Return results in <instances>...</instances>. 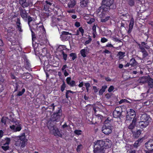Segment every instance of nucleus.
Returning <instances> with one entry per match:
<instances>
[{
	"instance_id": "obj_22",
	"label": "nucleus",
	"mask_w": 153,
	"mask_h": 153,
	"mask_svg": "<svg viewBox=\"0 0 153 153\" xmlns=\"http://www.w3.org/2000/svg\"><path fill=\"white\" fill-rule=\"evenodd\" d=\"M149 124V123L147 122H145L141 121V120L138 123L139 127L142 129L146 127Z\"/></svg>"
},
{
	"instance_id": "obj_29",
	"label": "nucleus",
	"mask_w": 153,
	"mask_h": 153,
	"mask_svg": "<svg viewBox=\"0 0 153 153\" xmlns=\"http://www.w3.org/2000/svg\"><path fill=\"white\" fill-rule=\"evenodd\" d=\"M59 19L56 18H53L52 19V25L53 26H55L57 24L58 22L59 21Z\"/></svg>"
},
{
	"instance_id": "obj_16",
	"label": "nucleus",
	"mask_w": 153,
	"mask_h": 153,
	"mask_svg": "<svg viewBox=\"0 0 153 153\" xmlns=\"http://www.w3.org/2000/svg\"><path fill=\"white\" fill-rule=\"evenodd\" d=\"M67 83L70 87H73L76 86L75 82L73 80H71V78L70 77H68L66 79Z\"/></svg>"
},
{
	"instance_id": "obj_10",
	"label": "nucleus",
	"mask_w": 153,
	"mask_h": 153,
	"mask_svg": "<svg viewBox=\"0 0 153 153\" xmlns=\"http://www.w3.org/2000/svg\"><path fill=\"white\" fill-rule=\"evenodd\" d=\"M20 11V15L24 20L26 21L27 20L28 13L27 12L25 9L22 7H19V8Z\"/></svg>"
},
{
	"instance_id": "obj_62",
	"label": "nucleus",
	"mask_w": 153,
	"mask_h": 153,
	"mask_svg": "<svg viewBox=\"0 0 153 153\" xmlns=\"http://www.w3.org/2000/svg\"><path fill=\"white\" fill-rule=\"evenodd\" d=\"M64 73V75L65 76H66L69 75V74L68 73L66 70L62 71Z\"/></svg>"
},
{
	"instance_id": "obj_43",
	"label": "nucleus",
	"mask_w": 153,
	"mask_h": 153,
	"mask_svg": "<svg viewBox=\"0 0 153 153\" xmlns=\"http://www.w3.org/2000/svg\"><path fill=\"white\" fill-rule=\"evenodd\" d=\"M140 140H141L138 139L135 142L134 144V147L137 148L139 145V142Z\"/></svg>"
},
{
	"instance_id": "obj_63",
	"label": "nucleus",
	"mask_w": 153,
	"mask_h": 153,
	"mask_svg": "<svg viewBox=\"0 0 153 153\" xmlns=\"http://www.w3.org/2000/svg\"><path fill=\"white\" fill-rule=\"evenodd\" d=\"M74 25L76 27H79L80 26V23L79 22H75Z\"/></svg>"
},
{
	"instance_id": "obj_26",
	"label": "nucleus",
	"mask_w": 153,
	"mask_h": 153,
	"mask_svg": "<svg viewBox=\"0 0 153 153\" xmlns=\"http://www.w3.org/2000/svg\"><path fill=\"white\" fill-rule=\"evenodd\" d=\"M147 82L148 85L151 88L153 87V79L150 77L147 78Z\"/></svg>"
},
{
	"instance_id": "obj_59",
	"label": "nucleus",
	"mask_w": 153,
	"mask_h": 153,
	"mask_svg": "<svg viewBox=\"0 0 153 153\" xmlns=\"http://www.w3.org/2000/svg\"><path fill=\"white\" fill-rule=\"evenodd\" d=\"M94 21V18H91L90 20L87 22V23L89 24H91Z\"/></svg>"
},
{
	"instance_id": "obj_46",
	"label": "nucleus",
	"mask_w": 153,
	"mask_h": 153,
	"mask_svg": "<svg viewBox=\"0 0 153 153\" xmlns=\"http://www.w3.org/2000/svg\"><path fill=\"white\" fill-rule=\"evenodd\" d=\"M127 102L129 103H131V102L126 99H122L119 102L120 104H121L123 102Z\"/></svg>"
},
{
	"instance_id": "obj_6",
	"label": "nucleus",
	"mask_w": 153,
	"mask_h": 153,
	"mask_svg": "<svg viewBox=\"0 0 153 153\" xmlns=\"http://www.w3.org/2000/svg\"><path fill=\"white\" fill-rule=\"evenodd\" d=\"M48 127L51 134H53L55 136L62 137V134L56 127L49 125L48 126Z\"/></svg>"
},
{
	"instance_id": "obj_58",
	"label": "nucleus",
	"mask_w": 153,
	"mask_h": 153,
	"mask_svg": "<svg viewBox=\"0 0 153 153\" xmlns=\"http://www.w3.org/2000/svg\"><path fill=\"white\" fill-rule=\"evenodd\" d=\"M91 40H92V39L90 37L89 38L88 40L86 41L85 42L84 44L85 45H86L87 44H89L91 42Z\"/></svg>"
},
{
	"instance_id": "obj_28",
	"label": "nucleus",
	"mask_w": 153,
	"mask_h": 153,
	"mask_svg": "<svg viewBox=\"0 0 153 153\" xmlns=\"http://www.w3.org/2000/svg\"><path fill=\"white\" fill-rule=\"evenodd\" d=\"M136 70L133 71L132 73L133 74H136L137 73H140V74H142L143 72L141 71L140 68L139 67L137 68H136Z\"/></svg>"
},
{
	"instance_id": "obj_14",
	"label": "nucleus",
	"mask_w": 153,
	"mask_h": 153,
	"mask_svg": "<svg viewBox=\"0 0 153 153\" xmlns=\"http://www.w3.org/2000/svg\"><path fill=\"white\" fill-rule=\"evenodd\" d=\"M140 120L145 122H147L149 123V122L151 121V118L150 116L146 114H142L140 118Z\"/></svg>"
},
{
	"instance_id": "obj_49",
	"label": "nucleus",
	"mask_w": 153,
	"mask_h": 153,
	"mask_svg": "<svg viewBox=\"0 0 153 153\" xmlns=\"http://www.w3.org/2000/svg\"><path fill=\"white\" fill-rule=\"evenodd\" d=\"M110 17L109 16H107L105 18L101 19V21L103 22H105L108 20L110 18Z\"/></svg>"
},
{
	"instance_id": "obj_55",
	"label": "nucleus",
	"mask_w": 153,
	"mask_h": 153,
	"mask_svg": "<svg viewBox=\"0 0 153 153\" xmlns=\"http://www.w3.org/2000/svg\"><path fill=\"white\" fill-rule=\"evenodd\" d=\"M108 41V39L105 37H103L101 38V42L102 43H105Z\"/></svg>"
},
{
	"instance_id": "obj_48",
	"label": "nucleus",
	"mask_w": 153,
	"mask_h": 153,
	"mask_svg": "<svg viewBox=\"0 0 153 153\" xmlns=\"http://www.w3.org/2000/svg\"><path fill=\"white\" fill-rule=\"evenodd\" d=\"M1 148L4 150V151H6L8 150L9 148V147L8 145H4L3 146H1Z\"/></svg>"
},
{
	"instance_id": "obj_25",
	"label": "nucleus",
	"mask_w": 153,
	"mask_h": 153,
	"mask_svg": "<svg viewBox=\"0 0 153 153\" xmlns=\"http://www.w3.org/2000/svg\"><path fill=\"white\" fill-rule=\"evenodd\" d=\"M76 3V0H71L68 4V6L69 8H72L75 5Z\"/></svg>"
},
{
	"instance_id": "obj_17",
	"label": "nucleus",
	"mask_w": 153,
	"mask_h": 153,
	"mask_svg": "<svg viewBox=\"0 0 153 153\" xmlns=\"http://www.w3.org/2000/svg\"><path fill=\"white\" fill-rule=\"evenodd\" d=\"M38 40L39 41V45L41 46L44 45L45 42V39L43 35H39L38 36Z\"/></svg>"
},
{
	"instance_id": "obj_8",
	"label": "nucleus",
	"mask_w": 153,
	"mask_h": 153,
	"mask_svg": "<svg viewBox=\"0 0 153 153\" xmlns=\"http://www.w3.org/2000/svg\"><path fill=\"white\" fill-rule=\"evenodd\" d=\"M13 124L10 126V127L14 132L20 131L22 129V125L18 121L13 120L12 121Z\"/></svg>"
},
{
	"instance_id": "obj_21",
	"label": "nucleus",
	"mask_w": 153,
	"mask_h": 153,
	"mask_svg": "<svg viewBox=\"0 0 153 153\" xmlns=\"http://www.w3.org/2000/svg\"><path fill=\"white\" fill-rule=\"evenodd\" d=\"M19 4L22 7L24 8L27 7L29 5L28 2L26 1L27 0H19Z\"/></svg>"
},
{
	"instance_id": "obj_60",
	"label": "nucleus",
	"mask_w": 153,
	"mask_h": 153,
	"mask_svg": "<svg viewBox=\"0 0 153 153\" xmlns=\"http://www.w3.org/2000/svg\"><path fill=\"white\" fill-rule=\"evenodd\" d=\"M23 58L25 62L27 64V65H29V63L27 59V58L25 56H24Z\"/></svg>"
},
{
	"instance_id": "obj_54",
	"label": "nucleus",
	"mask_w": 153,
	"mask_h": 153,
	"mask_svg": "<svg viewBox=\"0 0 153 153\" xmlns=\"http://www.w3.org/2000/svg\"><path fill=\"white\" fill-rule=\"evenodd\" d=\"M62 54L63 55V58L64 59L65 61H66L67 60V54H65V53L63 51H62Z\"/></svg>"
},
{
	"instance_id": "obj_37",
	"label": "nucleus",
	"mask_w": 153,
	"mask_h": 153,
	"mask_svg": "<svg viewBox=\"0 0 153 153\" xmlns=\"http://www.w3.org/2000/svg\"><path fill=\"white\" fill-rule=\"evenodd\" d=\"M23 79H29L31 76V75L29 73H27L24 74Z\"/></svg>"
},
{
	"instance_id": "obj_18",
	"label": "nucleus",
	"mask_w": 153,
	"mask_h": 153,
	"mask_svg": "<svg viewBox=\"0 0 153 153\" xmlns=\"http://www.w3.org/2000/svg\"><path fill=\"white\" fill-rule=\"evenodd\" d=\"M137 121V118H134L132 120V122L128 126V128L131 130L133 129L135 127L136 122Z\"/></svg>"
},
{
	"instance_id": "obj_27",
	"label": "nucleus",
	"mask_w": 153,
	"mask_h": 153,
	"mask_svg": "<svg viewBox=\"0 0 153 153\" xmlns=\"http://www.w3.org/2000/svg\"><path fill=\"white\" fill-rule=\"evenodd\" d=\"M87 47L84 49H82L80 51V53L81 56L83 57H85L86 56V54L87 51Z\"/></svg>"
},
{
	"instance_id": "obj_42",
	"label": "nucleus",
	"mask_w": 153,
	"mask_h": 153,
	"mask_svg": "<svg viewBox=\"0 0 153 153\" xmlns=\"http://www.w3.org/2000/svg\"><path fill=\"white\" fill-rule=\"evenodd\" d=\"M128 4L131 6L134 5V0H127Z\"/></svg>"
},
{
	"instance_id": "obj_56",
	"label": "nucleus",
	"mask_w": 153,
	"mask_h": 153,
	"mask_svg": "<svg viewBox=\"0 0 153 153\" xmlns=\"http://www.w3.org/2000/svg\"><path fill=\"white\" fill-rule=\"evenodd\" d=\"M111 120V119H109V118H108L104 121L105 124H110L109 123L110 122Z\"/></svg>"
},
{
	"instance_id": "obj_24",
	"label": "nucleus",
	"mask_w": 153,
	"mask_h": 153,
	"mask_svg": "<svg viewBox=\"0 0 153 153\" xmlns=\"http://www.w3.org/2000/svg\"><path fill=\"white\" fill-rule=\"evenodd\" d=\"M127 113L132 117H134V118H136V112L134 110L132 109H130L129 111H127Z\"/></svg>"
},
{
	"instance_id": "obj_13",
	"label": "nucleus",
	"mask_w": 153,
	"mask_h": 153,
	"mask_svg": "<svg viewBox=\"0 0 153 153\" xmlns=\"http://www.w3.org/2000/svg\"><path fill=\"white\" fill-rule=\"evenodd\" d=\"M39 25V24H33V27H29L30 30L31 31V35L33 36L35 35V34L33 32V30H38L39 28H41L42 29H44V28L43 27V26L41 25H40L39 26H38V25Z\"/></svg>"
},
{
	"instance_id": "obj_53",
	"label": "nucleus",
	"mask_w": 153,
	"mask_h": 153,
	"mask_svg": "<svg viewBox=\"0 0 153 153\" xmlns=\"http://www.w3.org/2000/svg\"><path fill=\"white\" fill-rule=\"evenodd\" d=\"M82 148H83L81 144L78 145L77 147V149H76L77 151L78 152H79L80 150L81 149H82Z\"/></svg>"
},
{
	"instance_id": "obj_12",
	"label": "nucleus",
	"mask_w": 153,
	"mask_h": 153,
	"mask_svg": "<svg viewBox=\"0 0 153 153\" xmlns=\"http://www.w3.org/2000/svg\"><path fill=\"white\" fill-rule=\"evenodd\" d=\"M122 109L121 107H116L113 111V117L116 118H119L121 115Z\"/></svg>"
},
{
	"instance_id": "obj_61",
	"label": "nucleus",
	"mask_w": 153,
	"mask_h": 153,
	"mask_svg": "<svg viewBox=\"0 0 153 153\" xmlns=\"http://www.w3.org/2000/svg\"><path fill=\"white\" fill-rule=\"evenodd\" d=\"M1 122L4 125L6 123V119L4 117H2L1 119Z\"/></svg>"
},
{
	"instance_id": "obj_3",
	"label": "nucleus",
	"mask_w": 153,
	"mask_h": 153,
	"mask_svg": "<svg viewBox=\"0 0 153 153\" xmlns=\"http://www.w3.org/2000/svg\"><path fill=\"white\" fill-rule=\"evenodd\" d=\"M95 146H97L100 148H104L105 149L110 148L112 144L111 141L106 139L103 141L102 140H98L94 143Z\"/></svg>"
},
{
	"instance_id": "obj_1",
	"label": "nucleus",
	"mask_w": 153,
	"mask_h": 153,
	"mask_svg": "<svg viewBox=\"0 0 153 153\" xmlns=\"http://www.w3.org/2000/svg\"><path fill=\"white\" fill-rule=\"evenodd\" d=\"M102 4L97 10L98 13L101 12L103 14L109 12L111 10L116 8L115 4L114 3V0H103Z\"/></svg>"
},
{
	"instance_id": "obj_45",
	"label": "nucleus",
	"mask_w": 153,
	"mask_h": 153,
	"mask_svg": "<svg viewBox=\"0 0 153 153\" xmlns=\"http://www.w3.org/2000/svg\"><path fill=\"white\" fill-rule=\"evenodd\" d=\"M134 19L132 18L131 19L129 25V27H131L133 28L134 25Z\"/></svg>"
},
{
	"instance_id": "obj_9",
	"label": "nucleus",
	"mask_w": 153,
	"mask_h": 153,
	"mask_svg": "<svg viewBox=\"0 0 153 153\" xmlns=\"http://www.w3.org/2000/svg\"><path fill=\"white\" fill-rule=\"evenodd\" d=\"M62 115V111L61 109L58 110V111L54 113L51 116V120L52 122L54 121L56 122L59 121Z\"/></svg>"
},
{
	"instance_id": "obj_40",
	"label": "nucleus",
	"mask_w": 153,
	"mask_h": 153,
	"mask_svg": "<svg viewBox=\"0 0 153 153\" xmlns=\"http://www.w3.org/2000/svg\"><path fill=\"white\" fill-rule=\"evenodd\" d=\"M25 89L24 88H23L21 91H19L18 92V93L17 94V96H22L24 93L25 92Z\"/></svg>"
},
{
	"instance_id": "obj_41",
	"label": "nucleus",
	"mask_w": 153,
	"mask_h": 153,
	"mask_svg": "<svg viewBox=\"0 0 153 153\" xmlns=\"http://www.w3.org/2000/svg\"><path fill=\"white\" fill-rule=\"evenodd\" d=\"M15 87L14 92L16 91H19L20 90L19 85L17 83L15 84Z\"/></svg>"
},
{
	"instance_id": "obj_33",
	"label": "nucleus",
	"mask_w": 153,
	"mask_h": 153,
	"mask_svg": "<svg viewBox=\"0 0 153 153\" xmlns=\"http://www.w3.org/2000/svg\"><path fill=\"white\" fill-rule=\"evenodd\" d=\"M147 80V78L146 77H143L140 79V83H146Z\"/></svg>"
},
{
	"instance_id": "obj_11",
	"label": "nucleus",
	"mask_w": 153,
	"mask_h": 153,
	"mask_svg": "<svg viewBox=\"0 0 153 153\" xmlns=\"http://www.w3.org/2000/svg\"><path fill=\"white\" fill-rule=\"evenodd\" d=\"M71 34L68 32L62 31L60 35V38L62 41H66L69 39L70 38V36L68 35H71Z\"/></svg>"
},
{
	"instance_id": "obj_34",
	"label": "nucleus",
	"mask_w": 153,
	"mask_h": 153,
	"mask_svg": "<svg viewBox=\"0 0 153 153\" xmlns=\"http://www.w3.org/2000/svg\"><path fill=\"white\" fill-rule=\"evenodd\" d=\"M124 52L121 51L119 52L117 54V56H119V59H123L125 56L124 55Z\"/></svg>"
},
{
	"instance_id": "obj_23",
	"label": "nucleus",
	"mask_w": 153,
	"mask_h": 153,
	"mask_svg": "<svg viewBox=\"0 0 153 153\" xmlns=\"http://www.w3.org/2000/svg\"><path fill=\"white\" fill-rule=\"evenodd\" d=\"M16 24L17 26V29L20 32H22L23 30L22 29L21 24L20 22V19L19 18L17 19Z\"/></svg>"
},
{
	"instance_id": "obj_52",
	"label": "nucleus",
	"mask_w": 153,
	"mask_h": 153,
	"mask_svg": "<svg viewBox=\"0 0 153 153\" xmlns=\"http://www.w3.org/2000/svg\"><path fill=\"white\" fill-rule=\"evenodd\" d=\"M78 30L79 31V32H80L81 33L82 36H83L84 33V30L82 28V27H79Z\"/></svg>"
},
{
	"instance_id": "obj_19",
	"label": "nucleus",
	"mask_w": 153,
	"mask_h": 153,
	"mask_svg": "<svg viewBox=\"0 0 153 153\" xmlns=\"http://www.w3.org/2000/svg\"><path fill=\"white\" fill-rule=\"evenodd\" d=\"M105 152V149L104 148H100L97 146H95L94 149V153H104Z\"/></svg>"
},
{
	"instance_id": "obj_30",
	"label": "nucleus",
	"mask_w": 153,
	"mask_h": 153,
	"mask_svg": "<svg viewBox=\"0 0 153 153\" xmlns=\"http://www.w3.org/2000/svg\"><path fill=\"white\" fill-rule=\"evenodd\" d=\"M130 64L131 66H134L136 65L137 64V62L134 59L132 58L130 59Z\"/></svg>"
},
{
	"instance_id": "obj_31",
	"label": "nucleus",
	"mask_w": 153,
	"mask_h": 153,
	"mask_svg": "<svg viewBox=\"0 0 153 153\" xmlns=\"http://www.w3.org/2000/svg\"><path fill=\"white\" fill-rule=\"evenodd\" d=\"M107 88V85H104L102 87V88L100 90L99 92L100 95L102 94L105 91V90Z\"/></svg>"
},
{
	"instance_id": "obj_50",
	"label": "nucleus",
	"mask_w": 153,
	"mask_h": 153,
	"mask_svg": "<svg viewBox=\"0 0 153 153\" xmlns=\"http://www.w3.org/2000/svg\"><path fill=\"white\" fill-rule=\"evenodd\" d=\"M126 23V21L124 20H122L120 24V27H124L125 24Z\"/></svg>"
},
{
	"instance_id": "obj_38",
	"label": "nucleus",
	"mask_w": 153,
	"mask_h": 153,
	"mask_svg": "<svg viewBox=\"0 0 153 153\" xmlns=\"http://www.w3.org/2000/svg\"><path fill=\"white\" fill-rule=\"evenodd\" d=\"M4 140L5 143L4 144V145H8L10 143L11 139L10 138L7 137Z\"/></svg>"
},
{
	"instance_id": "obj_36",
	"label": "nucleus",
	"mask_w": 153,
	"mask_h": 153,
	"mask_svg": "<svg viewBox=\"0 0 153 153\" xmlns=\"http://www.w3.org/2000/svg\"><path fill=\"white\" fill-rule=\"evenodd\" d=\"M135 118L134 117H132L129 114L127 113V115L126 117V121H131L132 119H134Z\"/></svg>"
},
{
	"instance_id": "obj_32",
	"label": "nucleus",
	"mask_w": 153,
	"mask_h": 153,
	"mask_svg": "<svg viewBox=\"0 0 153 153\" xmlns=\"http://www.w3.org/2000/svg\"><path fill=\"white\" fill-rule=\"evenodd\" d=\"M141 134V131L139 130L134 132L133 136L135 138H137L139 137Z\"/></svg>"
},
{
	"instance_id": "obj_7",
	"label": "nucleus",
	"mask_w": 153,
	"mask_h": 153,
	"mask_svg": "<svg viewBox=\"0 0 153 153\" xmlns=\"http://www.w3.org/2000/svg\"><path fill=\"white\" fill-rule=\"evenodd\" d=\"M113 127L110 124L104 125L102 128V131L105 134L109 135L112 132Z\"/></svg>"
},
{
	"instance_id": "obj_4",
	"label": "nucleus",
	"mask_w": 153,
	"mask_h": 153,
	"mask_svg": "<svg viewBox=\"0 0 153 153\" xmlns=\"http://www.w3.org/2000/svg\"><path fill=\"white\" fill-rule=\"evenodd\" d=\"M141 44L138 45L140 51L143 53V58H145L148 55V53L145 50H148L150 48L149 46L148 45L147 41L146 42H141Z\"/></svg>"
},
{
	"instance_id": "obj_5",
	"label": "nucleus",
	"mask_w": 153,
	"mask_h": 153,
	"mask_svg": "<svg viewBox=\"0 0 153 153\" xmlns=\"http://www.w3.org/2000/svg\"><path fill=\"white\" fill-rule=\"evenodd\" d=\"M27 141V140L25 138V134H23L18 137L17 141L16 142L15 145L17 146H19L23 148L25 146Z\"/></svg>"
},
{
	"instance_id": "obj_15",
	"label": "nucleus",
	"mask_w": 153,
	"mask_h": 153,
	"mask_svg": "<svg viewBox=\"0 0 153 153\" xmlns=\"http://www.w3.org/2000/svg\"><path fill=\"white\" fill-rule=\"evenodd\" d=\"M145 146L149 150H153V140H150L145 143Z\"/></svg>"
},
{
	"instance_id": "obj_64",
	"label": "nucleus",
	"mask_w": 153,
	"mask_h": 153,
	"mask_svg": "<svg viewBox=\"0 0 153 153\" xmlns=\"http://www.w3.org/2000/svg\"><path fill=\"white\" fill-rule=\"evenodd\" d=\"M4 134V131L2 130H0V139L2 137Z\"/></svg>"
},
{
	"instance_id": "obj_44",
	"label": "nucleus",
	"mask_w": 153,
	"mask_h": 153,
	"mask_svg": "<svg viewBox=\"0 0 153 153\" xmlns=\"http://www.w3.org/2000/svg\"><path fill=\"white\" fill-rule=\"evenodd\" d=\"M69 56L72 57L73 60H74L77 57L76 55L74 53H71L69 54Z\"/></svg>"
},
{
	"instance_id": "obj_39",
	"label": "nucleus",
	"mask_w": 153,
	"mask_h": 153,
	"mask_svg": "<svg viewBox=\"0 0 153 153\" xmlns=\"http://www.w3.org/2000/svg\"><path fill=\"white\" fill-rule=\"evenodd\" d=\"M27 20H28V24L29 27H32L30 25V23L33 20L32 18L28 15V16Z\"/></svg>"
},
{
	"instance_id": "obj_20",
	"label": "nucleus",
	"mask_w": 153,
	"mask_h": 153,
	"mask_svg": "<svg viewBox=\"0 0 153 153\" xmlns=\"http://www.w3.org/2000/svg\"><path fill=\"white\" fill-rule=\"evenodd\" d=\"M81 1L80 2V6L84 8L88 6V4L89 2V0H80Z\"/></svg>"
},
{
	"instance_id": "obj_35",
	"label": "nucleus",
	"mask_w": 153,
	"mask_h": 153,
	"mask_svg": "<svg viewBox=\"0 0 153 153\" xmlns=\"http://www.w3.org/2000/svg\"><path fill=\"white\" fill-rule=\"evenodd\" d=\"M75 92H74L71 90H67L66 93V97L68 99L70 96V94H74Z\"/></svg>"
},
{
	"instance_id": "obj_47",
	"label": "nucleus",
	"mask_w": 153,
	"mask_h": 153,
	"mask_svg": "<svg viewBox=\"0 0 153 153\" xmlns=\"http://www.w3.org/2000/svg\"><path fill=\"white\" fill-rule=\"evenodd\" d=\"M66 87V84L64 81H63V83L61 87V90L62 92H63L65 88Z\"/></svg>"
},
{
	"instance_id": "obj_51",
	"label": "nucleus",
	"mask_w": 153,
	"mask_h": 153,
	"mask_svg": "<svg viewBox=\"0 0 153 153\" xmlns=\"http://www.w3.org/2000/svg\"><path fill=\"white\" fill-rule=\"evenodd\" d=\"M74 133L77 135H79L81 134L82 131L79 130H76L74 131Z\"/></svg>"
},
{
	"instance_id": "obj_2",
	"label": "nucleus",
	"mask_w": 153,
	"mask_h": 153,
	"mask_svg": "<svg viewBox=\"0 0 153 153\" xmlns=\"http://www.w3.org/2000/svg\"><path fill=\"white\" fill-rule=\"evenodd\" d=\"M16 31L14 28H9L7 30V39L13 45H15L18 43L17 39L16 38Z\"/></svg>"
},
{
	"instance_id": "obj_57",
	"label": "nucleus",
	"mask_w": 153,
	"mask_h": 153,
	"mask_svg": "<svg viewBox=\"0 0 153 153\" xmlns=\"http://www.w3.org/2000/svg\"><path fill=\"white\" fill-rule=\"evenodd\" d=\"M114 89V87L113 86H111L108 89V91L109 92H111Z\"/></svg>"
}]
</instances>
